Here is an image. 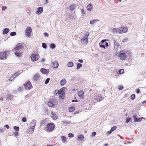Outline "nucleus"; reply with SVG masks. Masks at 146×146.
<instances>
[{
	"label": "nucleus",
	"instance_id": "1",
	"mask_svg": "<svg viewBox=\"0 0 146 146\" xmlns=\"http://www.w3.org/2000/svg\"><path fill=\"white\" fill-rule=\"evenodd\" d=\"M54 128L55 124L51 122L47 124L44 129L47 132L50 133L54 130Z\"/></svg>",
	"mask_w": 146,
	"mask_h": 146
},
{
	"label": "nucleus",
	"instance_id": "2",
	"mask_svg": "<svg viewBox=\"0 0 146 146\" xmlns=\"http://www.w3.org/2000/svg\"><path fill=\"white\" fill-rule=\"evenodd\" d=\"M64 88V87H63L61 88L59 91L58 90H56L54 92L56 94H59V97L60 99H63L64 98L65 92L63 89ZM64 89H65V88H64Z\"/></svg>",
	"mask_w": 146,
	"mask_h": 146
},
{
	"label": "nucleus",
	"instance_id": "3",
	"mask_svg": "<svg viewBox=\"0 0 146 146\" xmlns=\"http://www.w3.org/2000/svg\"><path fill=\"white\" fill-rule=\"evenodd\" d=\"M25 47V44L23 43H18L14 48V50L17 52L21 49H23Z\"/></svg>",
	"mask_w": 146,
	"mask_h": 146
},
{
	"label": "nucleus",
	"instance_id": "4",
	"mask_svg": "<svg viewBox=\"0 0 146 146\" xmlns=\"http://www.w3.org/2000/svg\"><path fill=\"white\" fill-rule=\"evenodd\" d=\"M89 35V33L87 32L86 33V37L81 40V43L84 44H87L88 42V37Z\"/></svg>",
	"mask_w": 146,
	"mask_h": 146
},
{
	"label": "nucleus",
	"instance_id": "5",
	"mask_svg": "<svg viewBox=\"0 0 146 146\" xmlns=\"http://www.w3.org/2000/svg\"><path fill=\"white\" fill-rule=\"evenodd\" d=\"M108 40H103L99 44L100 45V47L101 48L105 49L106 47L105 45L106 46H108V44L107 42H106V41Z\"/></svg>",
	"mask_w": 146,
	"mask_h": 146
},
{
	"label": "nucleus",
	"instance_id": "6",
	"mask_svg": "<svg viewBox=\"0 0 146 146\" xmlns=\"http://www.w3.org/2000/svg\"><path fill=\"white\" fill-rule=\"evenodd\" d=\"M39 58V54H32L31 56V60L33 61H35L37 60Z\"/></svg>",
	"mask_w": 146,
	"mask_h": 146
},
{
	"label": "nucleus",
	"instance_id": "7",
	"mask_svg": "<svg viewBox=\"0 0 146 146\" xmlns=\"http://www.w3.org/2000/svg\"><path fill=\"white\" fill-rule=\"evenodd\" d=\"M24 87L26 90H30L32 86L30 82H27L24 84Z\"/></svg>",
	"mask_w": 146,
	"mask_h": 146
},
{
	"label": "nucleus",
	"instance_id": "8",
	"mask_svg": "<svg viewBox=\"0 0 146 146\" xmlns=\"http://www.w3.org/2000/svg\"><path fill=\"white\" fill-rule=\"evenodd\" d=\"M32 32V29L31 27H28L25 31V34L27 36L29 37H30V35Z\"/></svg>",
	"mask_w": 146,
	"mask_h": 146
},
{
	"label": "nucleus",
	"instance_id": "9",
	"mask_svg": "<svg viewBox=\"0 0 146 146\" xmlns=\"http://www.w3.org/2000/svg\"><path fill=\"white\" fill-rule=\"evenodd\" d=\"M123 51H121L120 52L119 56L120 59L122 60H124L125 59L126 55L125 52H123Z\"/></svg>",
	"mask_w": 146,
	"mask_h": 146
},
{
	"label": "nucleus",
	"instance_id": "10",
	"mask_svg": "<svg viewBox=\"0 0 146 146\" xmlns=\"http://www.w3.org/2000/svg\"><path fill=\"white\" fill-rule=\"evenodd\" d=\"M35 125V124L34 123L32 125V126L27 130V132L28 133H32L33 132Z\"/></svg>",
	"mask_w": 146,
	"mask_h": 146
},
{
	"label": "nucleus",
	"instance_id": "11",
	"mask_svg": "<svg viewBox=\"0 0 146 146\" xmlns=\"http://www.w3.org/2000/svg\"><path fill=\"white\" fill-rule=\"evenodd\" d=\"M7 54L5 52H0V59H2L6 58Z\"/></svg>",
	"mask_w": 146,
	"mask_h": 146
},
{
	"label": "nucleus",
	"instance_id": "12",
	"mask_svg": "<svg viewBox=\"0 0 146 146\" xmlns=\"http://www.w3.org/2000/svg\"><path fill=\"white\" fill-rule=\"evenodd\" d=\"M112 31L114 33H121V27L120 28H113Z\"/></svg>",
	"mask_w": 146,
	"mask_h": 146
},
{
	"label": "nucleus",
	"instance_id": "13",
	"mask_svg": "<svg viewBox=\"0 0 146 146\" xmlns=\"http://www.w3.org/2000/svg\"><path fill=\"white\" fill-rule=\"evenodd\" d=\"M43 7H39L37 9L36 13L38 15H40L43 12Z\"/></svg>",
	"mask_w": 146,
	"mask_h": 146
},
{
	"label": "nucleus",
	"instance_id": "14",
	"mask_svg": "<svg viewBox=\"0 0 146 146\" xmlns=\"http://www.w3.org/2000/svg\"><path fill=\"white\" fill-rule=\"evenodd\" d=\"M40 71L42 73L44 74H48L49 72V70L46 69L44 68H42L40 70Z\"/></svg>",
	"mask_w": 146,
	"mask_h": 146
},
{
	"label": "nucleus",
	"instance_id": "15",
	"mask_svg": "<svg viewBox=\"0 0 146 146\" xmlns=\"http://www.w3.org/2000/svg\"><path fill=\"white\" fill-rule=\"evenodd\" d=\"M114 43V48H116V50L118 49L119 47V43L117 42V41L116 40H113Z\"/></svg>",
	"mask_w": 146,
	"mask_h": 146
},
{
	"label": "nucleus",
	"instance_id": "16",
	"mask_svg": "<svg viewBox=\"0 0 146 146\" xmlns=\"http://www.w3.org/2000/svg\"><path fill=\"white\" fill-rule=\"evenodd\" d=\"M121 33H126L128 31V29L126 27H121Z\"/></svg>",
	"mask_w": 146,
	"mask_h": 146
},
{
	"label": "nucleus",
	"instance_id": "17",
	"mask_svg": "<svg viewBox=\"0 0 146 146\" xmlns=\"http://www.w3.org/2000/svg\"><path fill=\"white\" fill-rule=\"evenodd\" d=\"M102 97L101 96H98L94 99L96 102H100L102 101Z\"/></svg>",
	"mask_w": 146,
	"mask_h": 146
},
{
	"label": "nucleus",
	"instance_id": "18",
	"mask_svg": "<svg viewBox=\"0 0 146 146\" xmlns=\"http://www.w3.org/2000/svg\"><path fill=\"white\" fill-rule=\"evenodd\" d=\"M54 101L52 100L50 101V100H49L48 102V106L50 107H52L54 105Z\"/></svg>",
	"mask_w": 146,
	"mask_h": 146
},
{
	"label": "nucleus",
	"instance_id": "19",
	"mask_svg": "<svg viewBox=\"0 0 146 146\" xmlns=\"http://www.w3.org/2000/svg\"><path fill=\"white\" fill-rule=\"evenodd\" d=\"M78 95L79 97H83L84 95V92L82 90L78 92Z\"/></svg>",
	"mask_w": 146,
	"mask_h": 146
},
{
	"label": "nucleus",
	"instance_id": "20",
	"mask_svg": "<svg viewBox=\"0 0 146 146\" xmlns=\"http://www.w3.org/2000/svg\"><path fill=\"white\" fill-rule=\"evenodd\" d=\"M53 66L55 68H57L59 66L58 63L54 61L52 63Z\"/></svg>",
	"mask_w": 146,
	"mask_h": 146
},
{
	"label": "nucleus",
	"instance_id": "21",
	"mask_svg": "<svg viewBox=\"0 0 146 146\" xmlns=\"http://www.w3.org/2000/svg\"><path fill=\"white\" fill-rule=\"evenodd\" d=\"M87 10L89 11H90L93 9V7L92 5L89 4L87 7Z\"/></svg>",
	"mask_w": 146,
	"mask_h": 146
},
{
	"label": "nucleus",
	"instance_id": "22",
	"mask_svg": "<svg viewBox=\"0 0 146 146\" xmlns=\"http://www.w3.org/2000/svg\"><path fill=\"white\" fill-rule=\"evenodd\" d=\"M51 116L52 119H53L56 120L57 118V116L55 113H52Z\"/></svg>",
	"mask_w": 146,
	"mask_h": 146
},
{
	"label": "nucleus",
	"instance_id": "23",
	"mask_svg": "<svg viewBox=\"0 0 146 146\" xmlns=\"http://www.w3.org/2000/svg\"><path fill=\"white\" fill-rule=\"evenodd\" d=\"M33 79L35 81H38L39 79V76L38 74H36L34 76Z\"/></svg>",
	"mask_w": 146,
	"mask_h": 146
},
{
	"label": "nucleus",
	"instance_id": "24",
	"mask_svg": "<svg viewBox=\"0 0 146 146\" xmlns=\"http://www.w3.org/2000/svg\"><path fill=\"white\" fill-rule=\"evenodd\" d=\"M9 31V29L8 28H5L3 31V34H6L8 33Z\"/></svg>",
	"mask_w": 146,
	"mask_h": 146
},
{
	"label": "nucleus",
	"instance_id": "25",
	"mask_svg": "<svg viewBox=\"0 0 146 146\" xmlns=\"http://www.w3.org/2000/svg\"><path fill=\"white\" fill-rule=\"evenodd\" d=\"M60 82L61 85L63 86L66 82V80L65 79H63Z\"/></svg>",
	"mask_w": 146,
	"mask_h": 146
},
{
	"label": "nucleus",
	"instance_id": "26",
	"mask_svg": "<svg viewBox=\"0 0 146 146\" xmlns=\"http://www.w3.org/2000/svg\"><path fill=\"white\" fill-rule=\"evenodd\" d=\"M74 64L72 62H69L67 64L68 66L69 67H71L73 66Z\"/></svg>",
	"mask_w": 146,
	"mask_h": 146
},
{
	"label": "nucleus",
	"instance_id": "27",
	"mask_svg": "<svg viewBox=\"0 0 146 146\" xmlns=\"http://www.w3.org/2000/svg\"><path fill=\"white\" fill-rule=\"evenodd\" d=\"M61 139L62 141L64 143L66 142V137L63 136H61Z\"/></svg>",
	"mask_w": 146,
	"mask_h": 146
},
{
	"label": "nucleus",
	"instance_id": "28",
	"mask_svg": "<svg viewBox=\"0 0 146 146\" xmlns=\"http://www.w3.org/2000/svg\"><path fill=\"white\" fill-rule=\"evenodd\" d=\"M15 55H16L17 56H18V57H19L20 56H21L22 55V53L18 52H16L15 51Z\"/></svg>",
	"mask_w": 146,
	"mask_h": 146
},
{
	"label": "nucleus",
	"instance_id": "29",
	"mask_svg": "<svg viewBox=\"0 0 146 146\" xmlns=\"http://www.w3.org/2000/svg\"><path fill=\"white\" fill-rule=\"evenodd\" d=\"M75 109L74 107H70L68 109L69 111L70 112L73 111Z\"/></svg>",
	"mask_w": 146,
	"mask_h": 146
},
{
	"label": "nucleus",
	"instance_id": "30",
	"mask_svg": "<svg viewBox=\"0 0 146 146\" xmlns=\"http://www.w3.org/2000/svg\"><path fill=\"white\" fill-rule=\"evenodd\" d=\"M99 20H98L97 19H95L94 20H92L90 22V24H94L96 22H97V21H98Z\"/></svg>",
	"mask_w": 146,
	"mask_h": 146
},
{
	"label": "nucleus",
	"instance_id": "31",
	"mask_svg": "<svg viewBox=\"0 0 146 146\" xmlns=\"http://www.w3.org/2000/svg\"><path fill=\"white\" fill-rule=\"evenodd\" d=\"M76 7L75 5H72L70 7V9L71 11H72L74 10Z\"/></svg>",
	"mask_w": 146,
	"mask_h": 146
},
{
	"label": "nucleus",
	"instance_id": "32",
	"mask_svg": "<svg viewBox=\"0 0 146 146\" xmlns=\"http://www.w3.org/2000/svg\"><path fill=\"white\" fill-rule=\"evenodd\" d=\"M18 72H17L12 75V77L13 78H15L17 77L18 76Z\"/></svg>",
	"mask_w": 146,
	"mask_h": 146
},
{
	"label": "nucleus",
	"instance_id": "33",
	"mask_svg": "<svg viewBox=\"0 0 146 146\" xmlns=\"http://www.w3.org/2000/svg\"><path fill=\"white\" fill-rule=\"evenodd\" d=\"M82 64L80 63H78L77 64V69H79L80 68L82 67Z\"/></svg>",
	"mask_w": 146,
	"mask_h": 146
},
{
	"label": "nucleus",
	"instance_id": "34",
	"mask_svg": "<svg viewBox=\"0 0 146 146\" xmlns=\"http://www.w3.org/2000/svg\"><path fill=\"white\" fill-rule=\"evenodd\" d=\"M50 47L52 49H54L55 48L56 46L54 44H51L50 45Z\"/></svg>",
	"mask_w": 146,
	"mask_h": 146
},
{
	"label": "nucleus",
	"instance_id": "35",
	"mask_svg": "<svg viewBox=\"0 0 146 146\" xmlns=\"http://www.w3.org/2000/svg\"><path fill=\"white\" fill-rule=\"evenodd\" d=\"M13 98V96L12 95H10V94H9L8 95H7V99L8 100L9 99H12V98Z\"/></svg>",
	"mask_w": 146,
	"mask_h": 146
},
{
	"label": "nucleus",
	"instance_id": "36",
	"mask_svg": "<svg viewBox=\"0 0 146 146\" xmlns=\"http://www.w3.org/2000/svg\"><path fill=\"white\" fill-rule=\"evenodd\" d=\"M131 119V118L129 117H127L126 119V123H128Z\"/></svg>",
	"mask_w": 146,
	"mask_h": 146
},
{
	"label": "nucleus",
	"instance_id": "37",
	"mask_svg": "<svg viewBox=\"0 0 146 146\" xmlns=\"http://www.w3.org/2000/svg\"><path fill=\"white\" fill-rule=\"evenodd\" d=\"M124 72V70L123 69H121L119 70V72L120 74H123V73Z\"/></svg>",
	"mask_w": 146,
	"mask_h": 146
},
{
	"label": "nucleus",
	"instance_id": "38",
	"mask_svg": "<svg viewBox=\"0 0 146 146\" xmlns=\"http://www.w3.org/2000/svg\"><path fill=\"white\" fill-rule=\"evenodd\" d=\"M143 117H141V118H137L136 119V121H135V122H140V121L143 118Z\"/></svg>",
	"mask_w": 146,
	"mask_h": 146
},
{
	"label": "nucleus",
	"instance_id": "39",
	"mask_svg": "<svg viewBox=\"0 0 146 146\" xmlns=\"http://www.w3.org/2000/svg\"><path fill=\"white\" fill-rule=\"evenodd\" d=\"M117 128V127L116 126H114L112 127L111 129H110L112 131H114L115 129H116Z\"/></svg>",
	"mask_w": 146,
	"mask_h": 146
},
{
	"label": "nucleus",
	"instance_id": "40",
	"mask_svg": "<svg viewBox=\"0 0 146 146\" xmlns=\"http://www.w3.org/2000/svg\"><path fill=\"white\" fill-rule=\"evenodd\" d=\"M78 138L80 140H82L84 138V136L83 135H79L78 136Z\"/></svg>",
	"mask_w": 146,
	"mask_h": 146
},
{
	"label": "nucleus",
	"instance_id": "41",
	"mask_svg": "<svg viewBox=\"0 0 146 146\" xmlns=\"http://www.w3.org/2000/svg\"><path fill=\"white\" fill-rule=\"evenodd\" d=\"M14 129H15V130L17 131H19V127H17L16 126H15L14 127Z\"/></svg>",
	"mask_w": 146,
	"mask_h": 146
},
{
	"label": "nucleus",
	"instance_id": "42",
	"mask_svg": "<svg viewBox=\"0 0 146 146\" xmlns=\"http://www.w3.org/2000/svg\"><path fill=\"white\" fill-rule=\"evenodd\" d=\"M137 115L136 114H134L133 115V117L134 120V121L135 122V121H136V119H137Z\"/></svg>",
	"mask_w": 146,
	"mask_h": 146
},
{
	"label": "nucleus",
	"instance_id": "43",
	"mask_svg": "<svg viewBox=\"0 0 146 146\" xmlns=\"http://www.w3.org/2000/svg\"><path fill=\"white\" fill-rule=\"evenodd\" d=\"M42 47L44 48H46V44L44 43H42Z\"/></svg>",
	"mask_w": 146,
	"mask_h": 146
},
{
	"label": "nucleus",
	"instance_id": "44",
	"mask_svg": "<svg viewBox=\"0 0 146 146\" xmlns=\"http://www.w3.org/2000/svg\"><path fill=\"white\" fill-rule=\"evenodd\" d=\"M49 80L50 78H47L45 81V84H47L48 83Z\"/></svg>",
	"mask_w": 146,
	"mask_h": 146
},
{
	"label": "nucleus",
	"instance_id": "45",
	"mask_svg": "<svg viewBox=\"0 0 146 146\" xmlns=\"http://www.w3.org/2000/svg\"><path fill=\"white\" fill-rule=\"evenodd\" d=\"M68 136L70 137H72L74 136V135L71 133H69L68 134Z\"/></svg>",
	"mask_w": 146,
	"mask_h": 146
},
{
	"label": "nucleus",
	"instance_id": "46",
	"mask_svg": "<svg viewBox=\"0 0 146 146\" xmlns=\"http://www.w3.org/2000/svg\"><path fill=\"white\" fill-rule=\"evenodd\" d=\"M123 87L122 86H118V89L120 90H122L123 89Z\"/></svg>",
	"mask_w": 146,
	"mask_h": 146
},
{
	"label": "nucleus",
	"instance_id": "47",
	"mask_svg": "<svg viewBox=\"0 0 146 146\" xmlns=\"http://www.w3.org/2000/svg\"><path fill=\"white\" fill-rule=\"evenodd\" d=\"M135 95L134 94H132L131 96V98L132 100H134L135 98Z\"/></svg>",
	"mask_w": 146,
	"mask_h": 146
},
{
	"label": "nucleus",
	"instance_id": "48",
	"mask_svg": "<svg viewBox=\"0 0 146 146\" xmlns=\"http://www.w3.org/2000/svg\"><path fill=\"white\" fill-rule=\"evenodd\" d=\"M16 34V33L15 32H12L10 34V35L11 36H13L15 35Z\"/></svg>",
	"mask_w": 146,
	"mask_h": 146
},
{
	"label": "nucleus",
	"instance_id": "49",
	"mask_svg": "<svg viewBox=\"0 0 146 146\" xmlns=\"http://www.w3.org/2000/svg\"><path fill=\"white\" fill-rule=\"evenodd\" d=\"M7 7L6 6H3L2 8V11H5L6 9H7Z\"/></svg>",
	"mask_w": 146,
	"mask_h": 146
},
{
	"label": "nucleus",
	"instance_id": "50",
	"mask_svg": "<svg viewBox=\"0 0 146 146\" xmlns=\"http://www.w3.org/2000/svg\"><path fill=\"white\" fill-rule=\"evenodd\" d=\"M81 12L82 14V15H84L85 14V13L84 12V10L83 9H81Z\"/></svg>",
	"mask_w": 146,
	"mask_h": 146
},
{
	"label": "nucleus",
	"instance_id": "51",
	"mask_svg": "<svg viewBox=\"0 0 146 146\" xmlns=\"http://www.w3.org/2000/svg\"><path fill=\"white\" fill-rule=\"evenodd\" d=\"M26 118L25 117H23L22 119V121L23 122H25L26 121Z\"/></svg>",
	"mask_w": 146,
	"mask_h": 146
},
{
	"label": "nucleus",
	"instance_id": "52",
	"mask_svg": "<svg viewBox=\"0 0 146 146\" xmlns=\"http://www.w3.org/2000/svg\"><path fill=\"white\" fill-rule=\"evenodd\" d=\"M96 134V132H93L92 133V136H95Z\"/></svg>",
	"mask_w": 146,
	"mask_h": 146
},
{
	"label": "nucleus",
	"instance_id": "53",
	"mask_svg": "<svg viewBox=\"0 0 146 146\" xmlns=\"http://www.w3.org/2000/svg\"><path fill=\"white\" fill-rule=\"evenodd\" d=\"M44 35L45 36L48 37V34L47 33H44Z\"/></svg>",
	"mask_w": 146,
	"mask_h": 146
},
{
	"label": "nucleus",
	"instance_id": "54",
	"mask_svg": "<svg viewBox=\"0 0 146 146\" xmlns=\"http://www.w3.org/2000/svg\"><path fill=\"white\" fill-rule=\"evenodd\" d=\"M113 131H112L111 130L109 131H108L107 132V133L108 134V135H110V134H111V133Z\"/></svg>",
	"mask_w": 146,
	"mask_h": 146
},
{
	"label": "nucleus",
	"instance_id": "55",
	"mask_svg": "<svg viewBox=\"0 0 146 146\" xmlns=\"http://www.w3.org/2000/svg\"><path fill=\"white\" fill-rule=\"evenodd\" d=\"M127 40V38H125V39H124L122 41L123 42H125Z\"/></svg>",
	"mask_w": 146,
	"mask_h": 146
},
{
	"label": "nucleus",
	"instance_id": "56",
	"mask_svg": "<svg viewBox=\"0 0 146 146\" xmlns=\"http://www.w3.org/2000/svg\"><path fill=\"white\" fill-rule=\"evenodd\" d=\"M13 78L12 77V76H11L9 79V80L10 81H12L13 80Z\"/></svg>",
	"mask_w": 146,
	"mask_h": 146
},
{
	"label": "nucleus",
	"instance_id": "57",
	"mask_svg": "<svg viewBox=\"0 0 146 146\" xmlns=\"http://www.w3.org/2000/svg\"><path fill=\"white\" fill-rule=\"evenodd\" d=\"M4 127H6L7 129H9V126L7 125H5Z\"/></svg>",
	"mask_w": 146,
	"mask_h": 146
},
{
	"label": "nucleus",
	"instance_id": "58",
	"mask_svg": "<svg viewBox=\"0 0 146 146\" xmlns=\"http://www.w3.org/2000/svg\"><path fill=\"white\" fill-rule=\"evenodd\" d=\"M78 61L81 63H83V60L82 59H79L78 60Z\"/></svg>",
	"mask_w": 146,
	"mask_h": 146
},
{
	"label": "nucleus",
	"instance_id": "59",
	"mask_svg": "<svg viewBox=\"0 0 146 146\" xmlns=\"http://www.w3.org/2000/svg\"><path fill=\"white\" fill-rule=\"evenodd\" d=\"M140 91V90L139 89H137V94H139Z\"/></svg>",
	"mask_w": 146,
	"mask_h": 146
},
{
	"label": "nucleus",
	"instance_id": "60",
	"mask_svg": "<svg viewBox=\"0 0 146 146\" xmlns=\"http://www.w3.org/2000/svg\"><path fill=\"white\" fill-rule=\"evenodd\" d=\"M48 3V0H46L45 1V2L44 4H46Z\"/></svg>",
	"mask_w": 146,
	"mask_h": 146
},
{
	"label": "nucleus",
	"instance_id": "61",
	"mask_svg": "<svg viewBox=\"0 0 146 146\" xmlns=\"http://www.w3.org/2000/svg\"><path fill=\"white\" fill-rule=\"evenodd\" d=\"M22 90V88L21 87H19V90Z\"/></svg>",
	"mask_w": 146,
	"mask_h": 146
},
{
	"label": "nucleus",
	"instance_id": "62",
	"mask_svg": "<svg viewBox=\"0 0 146 146\" xmlns=\"http://www.w3.org/2000/svg\"><path fill=\"white\" fill-rule=\"evenodd\" d=\"M67 123V122L66 121H63V124H66Z\"/></svg>",
	"mask_w": 146,
	"mask_h": 146
},
{
	"label": "nucleus",
	"instance_id": "63",
	"mask_svg": "<svg viewBox=\"0 0 146 146\" xmlns=\"http://www.w3.org/2000/svg\"><path fill=\"white\" fill-rule=\"evenodd\" d=\"M0 100L1 101H2L3 100V98L2 97H1L0 98Z\"/></svg>",
	"mask_w": 146,
	"mask_h": 146
},
{
	"label": "nucleus",
	"instance_id": "64",
	"mask_svg": "<svg viewBox=\"0 0 146 146\" xmlns=\"http://www.w3.org/2000/svg\"><path fill=\"white\" fill-rule=\"evenodd\" d=\"M47 146H53L52 145H48Z\"/></svg>",
	"mask_w": 146,
	"mask_h": 146
}]
</instances>
